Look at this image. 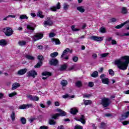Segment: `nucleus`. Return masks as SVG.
Instances as JSON below:
<instances>
[{
    "label": "nucleus",
    "instance_id": "13",
    "mask_svg": "<svg viewBox=\"0 0 129 129\" xmlns=\"http://www.w3.org/2000/svg\"><path fill=\"white\" fill-rule=\"evenodd\" d=\"M126 24H128L127 26H129V20L126 21L120 25H117L116 26H115V29H121V28H122L123 26H124V25H126Z\"/></svg>",
    "mask_w": 129,
    "mask_h": 129
},
{
    "label": "nucleus",
    "instance_id": "53",
    "mask_svg": "<svg viewBox=\"0 0 129 129\" xmlns=\"http://www.w3.org/2000/svg\"><path fill=\"white\" fill-rule=\"evenodd\" d=\"M73 60L74 61V62H77L78 61V57L74 56L73 57Z\"/></svg>",
    "mask_w": 129,
    "mask_h": 129
},
{
    "label": "nucleus",
    "instance_id": "36",
    "mask_svg": "<svg viewBox=\"0 0 129 129\" xmlns=\"http://www.w3.org/2000/svg\"><path fill=\"white\" fill-rule=\"evenodd\" d=\"M52 41H53V42H55V45H60V44H61V42L58 39L53 38L52 39Z\"/></svg>",
    "mask_w": 129,
    "mask_h": 129
},
{
    "label": "nucleus",
    "instance_id": "59",
    "mask_svg": "<svg viewBox=\"0 0 129 129\" xmlns=\"http://www.w3.org/2000/svg\"><path fill=\"white\" fill-rule=\"evenodd\" d=\"M57 129H65V127H64V125H60L59 126H58Z\"/></svg>",
    "mask_w": 129,
    "mask_h": 129
},
{
    "label": "nucleus",
    "instance_id": "61",
    "mask_svg": "<svg viewBox=\"0 0 129 129\" xmlns=\"http://www.w3.org/2000/svg\"><path fill=\"white\" fill-rule=\"evenodd\" d=\"M33 96H32V95H28L27 96V97H28V98H29V99L30 100H32V99H33Z\"/></svg>",
    "mask_w": 129,
    "mask_h": 129
},
{
    "label": "nucleus",
    "instance_id": "46",
    "mask_svg": "<svg viewBox=\"0 0 129 129\" xmlns=\"http://www.w3.org/2000/svg\"><path fill=\"white\" fill-rule=\"evenodd\" d=\"M106 127V124L103 122H101V128H104Z\"/></svg>",
    "mask_w": 129,
    "mask_h": 129
},
{
    "label": "nucleus",
    "instance_id": "31",
    "mask_svg": "<svg viewBox=\"0 0 129 129\" xmlns=\"http://www.w3.org/2000/svg\"><path fill=\"white\" fill-rule=\"evenodd\" d=\"M91 77H93L94 78H96V77H98V72L97 71H95L92 74H91Z\"/></svg>",
    "mask_w": 129,
    "mask_h": 129
},
{
    "label": "nucleus",
    "instance_id": "55",
    "mask_svg": "<svg viewBox=\"0 0 129 129\" xmlns=\"http://www.w3.org/2000/svg\"><path fill=\"white\" fill-rule=\"evenodd\" d=\"M49 127L45 125L41 126L39 129H48Z\"/></svg>",
    "mask_w": 129,
    "mask_h": 129
},
{
    "label": "nucleus",
    "instance_id": "38",
    "mask_svg": "<svg viewBox=\"0 0 129 129\" xmlns=\"http://www.w3.org/2000/svg\"><path fill=\"white\" fill-rule=\"evenodd\" d=\"M70 7V6H69V5L67 4V3H64L63 4V9L64 10V11H67V10L69 9Z\"/></svg>",
    "mask_w": 129,
    "mask_h": 129
},
{
    "label": "nucleus",
    "instance_id": "33",
    "mask_svg": "<svg viewBox=\"0 0 129 129\" xmlns=\"http://www.w3.org/2000/svg\"><path fill=\"white\" fill-rule=\"evenodd\" d=\"M75 84L77 87H81V86H82V82H81V81H78L76 82Z\"/></svg>",
    "mask_w": 129,
    "mask_h": 129
},
{
    "label": "nucleus",
    "instance_id": "23",
    "mask_svg": "<svg viewBox=\"0 0 129 129\" xmlns=\"http://www.w3.org/2000/svg\"><path fill=\"white\" fill-rule=\"evenodd\" d=\"M37 17H39L41 19H44V15H43V12L41 11H39L37 13Z\"/></svg>",
    "mask_w": 129,
    "mask_h": 129
},
{
    "label": "nucleus",
    "instance_id": "49",
    "mask_svg": "<svg viewBox=\"0 0 129 129\" xmlns=\"http://www.w3.org/2000/svg\"><path fill=\"white\" fill-rule=\"evenodd\" d=\"M71 29L74 32L79 31V29L75 28V26H74V25L72 26Z\"/></svg>",
    "mask_w": 129,
    "mask_h": 129
},
{
    "label": "nucleus",
    "instance_id": "11",
    "mask_svg": "<svg viewBox=\"0 0 129 129\" xmlns=\"http://www.w3.org/2000/svg\"><path fill=\"white\" fill-rule=\"evenodd\" d=\"M29 107H33V104H23L19 106L20 109H27V108H29Z\"/></svg>",
    "mask_w": 129,
    "mask_h": 129
},
{
    "label": "nucleus",
    "instance_id": "51",
    "mask_svg": "<svg viewBox=\"0 0 129 129\" xmlns=\"http://www.w3.org/2000/svg\"><path fill=\"white\" fill-rule=\"evenodd\" d=\"M88 86H89V87H93L94 84L92 82H89Z\"/></svg>",
    "mask_w": 129,
    "mask_h": 129
},
{
    "label": "nucleus",
    "instance_id": "52",
    "mask_svg": "<svg viewBox=\"0 0 129 129\" xmlns=\"http://www.w3.org/2000/svg\"><path fill=\"white\" fill-rule=\"evenodd\" d=\"M38 59L39 60H40L41 62L44 60V57L42 55H39L38 56Z\"/></svg>",
    "mask_w": 129,
    "mask_h": 129
},
{
    "label": "nucleus",
    "instance_id": "47",
    "mask_svg": "<svg viewBox=\"0 0 129 129\" xmlns=\"http://www.w3.org/2000/svg\"><path fill=\"white\" fill-rule=\"evenodd\" d=\"M109 54V53H105L101 54V57L102 58H105V57H107Z\"/></svg>",
    "mask_w": 129,
    "mask_h": 129
},
{
    "label": "nucleus",
    "instance_id": "14",
    "mask_svg": "<svg viewBox=\"0 0 129 129\" xmlns=\"http://www.w3.org/2000/svg\"><path fill=\"white\" fill-rule=\"evenodd\" d=\"M27 69H23L18 71L17 74L18 75H24L25 73H27Z\"/></svg>",
    "mask_w": 129,
    "mask_h": 129
},
{
    "label": "nucleus",
    "instance_id": "26",
    "mask_svg": "<svg viewBox=\"0 0 129 129\" xmlns=\"http://www.w3.org/2000/svg\"><path fill=\"white\" fill-rule=\"evenodd\" d=\"M10 116L12 121H15L16 119V113L13 111Z\"/></svg>",
    "mask_w": 129,
    "mask_h": 129
},
{
    "label": "nucleus",
    "instance_id": "28",
    "mask_svg": "<svg viewBox=\"0 0 129 129\" xmlns=\"http://www.w3.org/2000/svg\"><path fill=\"white\" fill-rule=\"evenodd\" d=\"M128 115H129V111H127L126 112L122 114L121 115V117H122V118H126L128 117Z\"/></svg>",
    "mask_w": 129,
    "mask_h": 129
},
{
    "label": "nucleus",
    "instance_id": "44",
    "mask_svg": "<svg viewBox=\"0 0 129 129\" xmlns=\"http://www.w3.org/2000/svg\"><path fill=\"white\" fill-rule=\"evenodd\" d=\"M49 124H51V125H55V124H56V121H55V120L51 119H49Z\"/></svg>",
    "mask_w": 129,
    "mask_h": 129
},
{
    "label": "nucleus",
    "instance_id": "63",
    "mask_svg": "<svg viewBox=\"0 0 129 129\" xmlns=\"http://www.w3.org/2000/svg\"><path fill=\"white\" fill-rule=\"evenodd\" d=\"M54 104H55V106H59V105H60V103L58 101L55 102Z\"/></svg>",
    "mask_w": 129,
    "mask_h": 129
},
{
    "label": "nucleus",
    "instance_id": "3",
    "mask_svg": "<svg viewBox=\"0 0 129 129\" xmlns=\"http://www.w3.org/2000/svg\"><path fill=\"white\" fill-rule=\"evenodd\" d=\"M36 24L34 23H30L27 25V30H29L30 31H28L27 33L28 34H32L35 29H36Z\"/></svg>",
    "mask_w": 129,
    "mask_h": 129
},
{
    "label": "nucleus",
    "instance_id": "24",
    "mask_svg": "<svg viewBox=\"0 0 129 129\" xmlns=\"http://www.w3.org/2000/svg\"><path fill=\"white\" fill-rule=\"evenodd\" d=\"M121 13V14H123V15H125V14H127V9L125 7H122Z\"/></svg>",
    "mask_w": 129,
    "mask_h": 129
},
{
    "label": "nucleus",
    "instance_id": "64",
    "mask_svg": "<svg viewBox=\"0 0 129 129\" xmlns=\"http://www.w3.org/2000/svg\"><path fill=\"white\" fill-rule=\"evenodd\" d=\"M90 96H91L90 94L84 95L83 97L88 98V97H90Z\"/></svg>",
    "mask_w": 129,
    "mask_h": 129
},
{
    "label": "nucleus",
    "instance_id": "25",
    "mask_svg": "<svg viewBox=\"0 0 129 129\" xmlns=\"http://www.w3.org/2000/svg\"><path fill=\"white\" fill-rule=\"evenodd\" d=\"M51 118L52 119H58V117H59V113H55V114H53L51 115Z\"/></svg>",
    "mask_w": 129,
    "mask_h": 129
},
{
    "label": "nucleus",
    "instance_id": "32",
    "mask_svg": "<svg viewBox=\"0 0 129 129\" xmlns=\"http://www.w3.org/2000/svg\"><path fill=\"white\" fill-rule=\"evenodd\" d=\"M85 105H89L92 103V101L90 100H86L84 102Z\"/></svg>",
    "mask_w": 129,
    "mask_h": 129
},
{
    "label": "nucleus",
    "instance_id": "9",
    "mask_svg": "<svg viewBox=\"0 0 129 129\" xmlns=\"http://www.w3.org/2000/svg\"><path fill=\"white\" fill-rule=\"evenodd\" d=\"M60 9H61V4L58 2L56 6H52L50 8V10L52 11V12H56L57 10H60Z\"/></svg>",
    "mask_w": 129,
    "mask_h": 129
},
{
    "label": "nucleus",
    "instance_id": "30",
    "mask_svg": "<svg viewBox=\"0 0 129 129\" xmlns=\"http://www.w3.org/2000/svg\"><path fill=\"white\" fill-rule=\"evenodd\" d=\"M27 44V42H26V41H19L18 42V45L19 46H25V45H26Z\"/></svg>",
    "mask_w": 129,
    "mask_h": 129
},
{
    "label": "nucleus",
    "instance_id": "42",
    "mask_svg": "<svg viewBox=\"0 0 129 129\" xmlns=\"http://www.w3.org/2000/svg\"><path fill=\"white\" fill-rule=\"evenodd\" d=\"M42 62L40 61L39 62L37 63L36 65L34 66L35 68H40V66H42Z\"/></svg>",
    "mask_w": 129,
    "mask_h": 129
},
{
    "label": "nucleus",
    "instance_id": "7",
    "mask_svg": "<svg viewBox=\"0 0 129 129\" xmlns=\"http://www.w3.org/2000/svg\"><path fill=\"white\" fill-rule=\"evenodd\" d=\"M4 31H6L4 32L5 35L8 37H10V36H12V35H13V29H12L11 28L8 27L5 28Z\"/></svg>",
    "mask_w": 129,
    "mask_h": 129
},
{
    "label": "nucleus",
    "instance_id": "48",
    "mask_svg": "<svg viewBox=\"0 0 129 129\" xmlns=\"http://www.w3.org/2000/svg\"><path fill=\"white\" fill-rule=\"evenodd\" d=\"M74 129H83V127L79 124H77L75 126Z\"/></svg>",
    "mask_w": 129,
    "mask_h": 129
},
{
    "label": "nucleus",
    "instance_id": "19",
    "mask_svg": "<svg viewBox=\"0 0 129 129\" xmlns=\"http://www.w3.org/2000/svg\"><path fill=\"white\" fill-rule=\"evenodd\" d=\"M67 69V64H64L60 65V67L59 68V71H64Z\"/></svg>",
    "mask_w": 129,
    "mask_h": 129
},
{
    "label": "nucleus",
    "instance_id": "57",
    "mask_svg": "<svg viewBox=\"0 0 129 129\" xmlns=\"http://www.w3.org/2000/svg\"><path fill=\"white\" fill-rule=\"evenodd\" d=\"M122 123H123V125H127V124H128V121L125 120V121H123Z\"/></svg>",
    "mask_w": 129,
    "mask_h": 129
},
{
    "label": "nucleus",
    "instance_id": "43",
    "mask_svg": "<svg viewBox=\"0 0 129 129\" xmlns=\"http://www.w3.org/2000/svg\"><path fill=\"white\" fill-rule=\"evenodd\" d=\"M108 73H109V75H111V76H114V71H113L112 70V69H109L108 70Z\"/></svg>",
    "mask_w": 129,
    "mask_h": 129
},
{
    "label": "nucleus",
    "instance_id": "15",
    "mask_svg": "<svg viewBox=\"0 0 129 129\" xmlns=\"http://www.w3.org/2000/svg\"><path fill=\"white\" fill-rule=\"evenodd\" d=\"M71 113L75 115L78 113V109L76 108H72L70 110Z\"/></svg>",
    "mask_w": 129,
    "mask_h": 129
},
{
    "label": "nucleus",
    "instance_id": "58",
    "mask_svg": "<svg viewBox=\"0 0 129 129\" xmlns=\"http://www.w3.org/2000/svg\"><path fill=\"white\" fill-rule=\"evenodd\" d=\"M35 119H37V118L32 117L29 119V121L31 122V123H32V122H33V121H34V120H35Z\"/></svg>",
    "mask_w": 129,
    "mask_h": 129
},
{
    "label": "nucleus",
    "instance_id": "6",
    "mask_svg": "<svg viewBox=\"0 0 129 129\" xmlns=\"http://www.w3.org/2000/svg\"><path fill=\"white\" fill-rule=\"evenodd\" d=\"M89 39L90 40H93V41H95L96 42H101V41L103 40V37L95 36H92Z\"/></svg>",
    "mask_w": 129,
    "mask_h": 129
},
{
    "label": "nucleus",
    "instance_id": "4",
    "mask_svg": "<svg viewBox=\"0 0 129 129\" xmlns=\"http://www.w3.org/2000/svg\"><path fill=\"white\" fill-rule=\"evenodd\" d=\"M44 36L43 33H37L35 35L31 36V38L33 39V41L36 42V41H38V40H40V39H42Z\"/></svg>",
    "mask_w": 129,
    "mask_h": 129
},
{
    "label": "nucleus",
    "instance_id": "60",
    "mask_svg": "<svg viewBox=\"0 0 129 129\" xmlns=\"http://www.w3.org/2000/svg\"><path fill=\"white\" fill-rule=\"evenodd\" d=\"M111 44L112 45H116V41L115 40H112Z\"/></svg>",
    "mask_w": 129,
    "mask_h": 129
},
{
    "label": "nucleus",
    "instance_id": "45",
    "mask_svg": "<svg viewBox=\"0 0 129 129\" xmlns=\"http://www.w3.org/2000/svg\"><path fill=\"white\" fill-rule=\"evenodd\" d=\"M32 101H38L39 98L37 96L32 97Z\"/></svg>",
    "mask_w": 129,
    "mask_h": 129
},
{
    "label": "nucleus",
    "instance_id": "16",
    "mask_svg": "<svg viewBox=\"0 0 129 129\" xmlns=\"http://www.w3.org/2000/svg\"><path fill=\"white\" fill-rule=\"evenodd\" d=\"M57 111L59 112L58 113L59 116H65L66 115V112L62 110L61 109H57Z\"/></svg>",
    "mask_w": 129,
    "mask_h": 129
},
{
    "label": "nucleus",
    "instance_id": "12",
    "mask_svg": "<svg viewBox=\"0 0 129 129\" xmlns=\"http://www.w3.org/2000/svg\"><path fill=\"white\" fill-rule=\"evenodd\" d=\"M44 27L46 28V26H52L53 25V21L50 19V18H47V20L44 21Z\"/></svg>",
    "mask_w": 129,
    "mask_h": 129
},
{
    "label": "nucleus",
    "instance_id": "41",
    "mask_svg": "<svg viewBox=\"0 0 129 129\" xmlns=\"http://www.w3.org/2000/svg\"><path fill=\"white\" fill-rule=\"evenodd\" d=\"M100 32H101V33L104 34V33H106V29H105V28L102 27L100 28Z\"/></svg>",
    "mask_w": 129,
    "mask_h": 129
},
{
    "label": "nucleus",
    "instance_id": "2",
    "mask_svg": "<svg viewBox=\"0 0 129 129\" xmlns=\"http://www.w3.org/2000/svg\"><path fill=\"white\" fill-rule=\"evenodd\" d=\"M101 104L103 107H107L110 104V100L108 98H103L101 99Z\"/></svg>",
    "mask_w": 129,
    "mask_h": 129
},
{
    "label": "nucleus",
    "instance_id": "5",
    "mask_svg": "<svg viewBox=\"0 0 129 129\" xmlns=\"http://www.w3.org/2000/svg\"><path fill=\"white\" fill-rule=\"evenodd\" d=\"M70 49L69 48H66L62 52V54L61 55V58L64 60H68L69 59V56H66L69 53Z\"/></svg>",
    "mask_w": 129,
    "mask_h": 129
},
{
    "label": "nucleus",
    "instance_id": "27",
    "mask_svg": "<svg viewBox=\"0 0 129 129\" xmlns=\"http://www.w3.org/2000/svg\"><path fill=\"white\" fill-rule=\"evenodd\" d=\"M60 84L62 85V87H64L68 84V82L66 80H63L61 82Z\"/></svg>",
    "mask_w": 129,
    "mask_h": 129
},
{
    "label": "nucleus",
    "instance_id": "20",
    "mask_svg": "<svg viewBox=\"0 0 129 129\" xmlns=\"http://www.w3.org/2000/svg\"><path fill=\"white\" fill-rule=\"evenodd\" d=\"M20 84L18 83H15L12 85V90H15V89H17V88L20 87Z\"/></svg>",
    "mask_w": 129,
    "mask_h": 129
},
{
    "label": "nucleus",
    "instance_id": "50",
    "mask_svg": "<svg viewBox=\"0 0 129 129\" xmlns=\"http://www.w3.org/2000/svg\"><path fill=\"white\" fill-rule=\"evenodd\" d=\"M15 95H17V93L15 92L9 94V97H14Z\"/></svg>",
    "mask_w": 129,
    "mask_h": 129
},
{
    "label": "nucleus",
    "instance_id": "29",
    "mask_svg": "<svg viewBox=\"0 0 129 129\" xmlns=\"http://www.w3.org/2000/svg\"><path fill=\"white\" fill-rule=\"evenodd\" d=\"M7 45V41L5 39H2L0 40V45L1 46H6Z\"/></svg>",
    "mask_w": 129,
    "mask_h": 129
},
{
    "label": "nucleus",
    "instance_id": "10",
    "mask_svg": "<svg viewBox=\"0 0 129 129\" xmlns=\"http://www.w3.org/2000/svg\"><path fill=\"white\" fill-rule=\"evenodd\" d=\"M58 63H59V61L56 58H52L49 60L50 65H52L53 66H57Z\"/></svg>",
    "mask_w": 129,
    "mask_h": 129
},
{
    "label": "nucleus",
    "instance_id": "39",
    "mask_svg": "<svg viewBox=\"0 0 129 129\" xmlns=\"http://www.w3.org/2000/svg\"><path fill=\"white\" fill-rule=\"evenodd\" d=\"M62 97L63 98H68L69 97H71V98H74L75 96L74 95H72V96L70 97L68 94H66V95H63Z\"/></svg>",
    "mask_w": 129,
    "mask_h": 129
},
{
    "label": "nucleus",
    "instance_id": "56",
    "mask_svg": "<svg viewBox=\"0 0 129 129\" xmlns=\"http://www.w3.org/2000/svg\"><path fill=\"white\" fill-rule=\"evenodd\" d=\"M110 21V23H114V22H116V19L113 18L111 19Z\"/></svg>",
    "mask_w": 129,
    "mask_h": 129
},
{
    "label": "nucleus",
    "instance_id": "62",
    "mask_svg": "<svg viewBox=\"0 0 129 129\" xmlns=\"http://www.w3.org/2000/svg\"><path fill=\"white\" fill-rule=\"evenodd\" d=\"M7 18H16V15H8V16H7Z\"/></svg>",
    "mask_w": 129,
    "mask_h": 129
},
{
    "label": "nucleus",
    "instance_id": "40",
    "mask_svg": "<svg viewBox=\"0 0 129 129\" xmlns=\"http://www.w3.org/2000/svg\"><path fill=\"white\" fill-rule=\"evenodd\" d=\"M20 20H24V19L28 20V16L26 15H22L20 16Z\"/></svg>",
    "mask_w": 129,
    "mask_h": 129
},
{
    "label": "nucleus",
    "instance_id": "1",
    "mask_svg": "<svg viewBox=\"0 0 129 129\" xmlns=\"http://www.w3.org/2000/svg\"><path fill=\"white\" fill-rule=\"evenodd\" d=\"M129 64V56H122L121 59L115 60V64L120 70H126Z\"/></svg>",
    "mask_w": 129,
    "mask_h": 129
},
{
    "label": "nucleus",
    "instance_id": "22",
    "mask_svg": "<svg viewBox=\"0 0 129 129\" xmlns=\"http://www.w3.org/2000/svg\"><path fill=\"white\" fill-rule=\"evenodd\" d=\"M77 10L79 11L80 13H84L85 12V9L83 6H79L77 8Z\"/></svg>",
    "mask_w": 129,
    "mask_h": 129
},
{
    "label": "nucleus",
    "instance_id": "35",
    "mask_svg": "<svg viewBox=\"0 0 129 129\" xmlns=\"http://www.w3.org/2000/svg\"><path fill=\"white\" fill-rule=\"evenodd\" d=\"M20 120L22 124H26L27 123V119H26V118L24 117H21Z\"/></svg>",
    "mask_w": 129,
    "mask_h": 129
},
{
    "label": "nucleus",
    "instance_id": "21",
    "mask_svg": "<svg viewBox=\"0 0 129 129\" xmlns=\"http://www.w3.org/2000/svg\"><path fill=\"white\" fill-rule=\"evenodd\" d=\"M25 58H26V59H28V60H30L31 61L35 60V57L29 54L25 55Z\"/></svg>",
    "mask_w": 129,
    "mask_h": 129
},
{
    "label": "nucleus",
    "instance_id": "37",
    "mask_svg": "<svg viewBox=\"0 0 129 129\" xmlns=\"http://www.w3.org/2000/svg\"><path fill=\"white\" fill-rule=\"evenodd\" d=\"M59 53H58V52H54L50 54V57L52 58H55V57H57V56L58 55Z\"/></svg>",
    "mask_w": 129,
    "mask_h": 129
},
{
    "label": "nucleus",
    "instance_id": "54",
    "mask_svg": "<svg viewBox=\"0 0 129 129\" xmlns=\"http://www.w3.org/2000/svg\"><path fill=\"white\" fill-rule=\"evenodd\" d=\"M55 36H56V34H55V33H49V38H53V37H55Z\"/></svg>",
    "mask_w": 129,
    "mask_h": 129
},
{
    "label": "nucleus",
    "instance_id": "34",
    "mask_svg": "<svg viewBox=\"0 0 129 129\" xmlns=\"http://www.w3.org/2000/svg\"><path fill=\"white\" fill-rule=\"evenodd\" d=\"M42 76H51L52 75V74L49 72H44L42 73Z\"/></svg>",
    "mask_w": 129,
    "mask_h": 129
},
{
    "label": "nucleus",
    "instance_id": "8",
    "mask_svg": "<svg viewBox=\"0 0 129 129\" xmlns=\"http://www.w3.org/2000/svg\"><path fill=\"white\" fill-rule=\"evenodd\" d=\"M37 75L38 73L35 70H31L27 73V77H33V78H35V76Z\"/></svg>",
    "mask_w": 129,
    "mask_h": 129
},
{
    "label": "nucleus",
    "instance_id": "18",
    "mask_svg": "<svg viewBox=\"0 0 129 129\" xmlns=\"http://www.w3.org/2000/svg\"><path fill=\"white\" fill-rule=\"evenodd\" d=\"M101 81L103 84H109V79H108L107 78H104L101 80Z\"/></svg>",
    "mask_w": 129,
    "mask_h": 129
},
{
    "label": "nucleus",
    "instance_id": "17",
    "mask_svg": "<svg viewBox=\"0 0 129 129\" xmlns=\"http://www.w3.org/2000/svg\"><path fill=\"white\" fill-rule=\"evenodd\" d=\"M78 121H81L82 123L83 124H85V117H84V115H81V117L78 119Z\"/></svg>",
    "mask_w": 129,
    "mask_h": 129
}]
</instances>
